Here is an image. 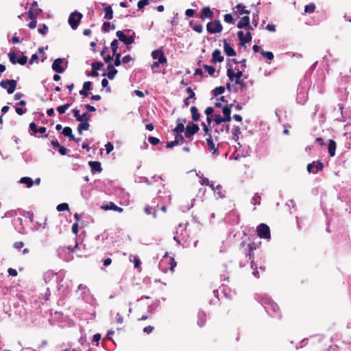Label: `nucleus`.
<instances>
[{
    "label": "nucleus",
    "mask_w": 351,
    "mask_h": 351,
    "mask_svg": "<svg viewBox=\"0 0 351 351\" xmlns=\"http://www.w3.org/2000/svg\"><path fill=\"white\" fill-rule=\"evenodd\" d=\"M214 13L209 7H204L202 9L200 12V19L205 20L206 19H212L213 18Z\"/></svg>",
    "instance_id": "4468645a"
},
{
    "label": "nucleus",
    "mask_w": 351,
    "mask_h": 351,
    "mask_svg": "<svg viewBox=\"0 0 351 351\" xmlns=\"http://www.w3.org/2000/svg\"><path fill=\"white\" fill-rule=\"evenodd\" d=\"M117 73H118V71L115 69H112V70L109 71L107 73L104 72L102 74V75L107 76L109 80H112L114 78V77L117 74Z\"/></svg>",
    "instance_id": "7c9ffc66"
},
{
    "label": "nucleus",
    "mask_w": 351,
    "mask_h": 351,
    "mask_svg": "<svg viewBox=\"0 0 351 351\" xmlns=\"http://www.w3.org/2000/svg\"><path fill=\"white\" fill-rule=\"evenodd\" d=\"M105 147L107 154H109L113 150L114 148L113 145L110 142H108L107 144H106Z\"/></svg>",
    "instance_id": "4d7b16f0"
},
{
    "label": "nucleus",
    "mask_w": 351,
    "mask_h": 351,
    "mask_svg": "<svg viewBox=\"0 0 351 351\" xmlns=\"http://www.w3.org/2000/svg\"><path fill=\"white\" fill-rule=\"evenodd\" d=\"M336 147H337L336 142L332 139H330L328 141V154L330 157L335 156Z\"/></svg>",
    "instance_id": "412c9836"
},
{
    "label": "nucleus",
    "mask_w": 351,
    "mask_h": 351,
    "mask_svg": "<svg viewBox=\"0 0 351 351\" xmlns=\"http://www.w3.org/2000/svg\"><path fill=\"white\" fill-rule=\"evenodd\" d=\"M222 29L223 26L219 20L208 22L206 25V30L209 34L220 33Z\"/></svg>",
    "instance_id": "7ed1b4c3"
},
{
    "label": "nucleus",
    "mask_w": 351,
    "mask_h": 351,
    "mask_svg": "<svg viewBox=\"0 0 351 351\" xmlns=\"http://www.w3.org/2000/svg\"><path fill=\"white\" fill-rule=\"evenodd\" d=\"M232 106V104L230 105V106H225L223 108V117L226 118V119L228 121H230L231 120V116H230V114H231V107Z\"/></svg>",
    "instance_id": "393cba45"
},
{
    "label": "nucleus",
    "mask_w": 351,
    "mask_h": 351,
    "mask_svg": "<svg viewBox=\"0 0 351 351\" xmlns=\"http://www.w3.org/2000/svg\"><path fill=\"white\" fill-rule=\"evenodd\" d=\"M315 167L316 168V170L314 171H315V173H316L317 172L320 171L324 169V164L322 161L318 160Z\"/></svg>",
    "instance_id": "09e8293b"
},
{
    "label": "nucleus",
    "mask_w": 351,
    "mask_h": 351,
    "mask_svg": "<svg viewBox=\"0 0 351 351\" xmlns=\"http://www.w3.org/2000/svg\"><path fill=\"white\" fill-rule=\"evenodd\" d=\"M186 92L189 94L188 99H195V94L191 87H187L186 89Z\"/></svg>",
    "instance_id": "5fc2aeb1"
},
{
    "label": "nucleus",
    "mask_w": 351,
    "mask_h": 351,
    "mask_svg": "<svg viewBox=\"0 0 351 351\" xmlns=\"http://www.w3.org/2000/svg\"><path fill=\"white\" fill-rule=\"evenodd\" d=\"M237 27L239 29L247 28L248 29H253L254 28L250 25V18L247 16H243L237 24Z\"/></svg>",
    "instance_id": "ddd939ff"
},
{
    "label": "nucleus",
    "mask_w": 351,
    "mask_h": 351,
    "mask_svg": "<svg viewBox=\"0 0 351 351\" xmlns=\"http://www.w3.org/2000/svg\"><path fill=\"white\" fill-rule=\"evenodd\" d=\"M152 58L154 59V60H160V58L161 57H163L164 60H165V61H167V58H166V56H165L164 54V51H162V49H155L152 52Z\"/></svg>",
    "instance_id": "6ab92c4d"
},
{
    "label": "nucleus",
    "mask_w": 351,
    "mask_h": 351,
    "mask_svg": "<svg viewBox=\"0 0 351 351\" xmlns=\"http://www.w3.org/2000/svg\"><path fill=\"white\" fill-rule=\"evenodd\" d=\"M175 134V140L178 141V145H182L184 142V138L182 134Z\"/></svg>",
    "instance_id": "49530a36"
},
{
    "label": "nucleus",
    "mask_w": 351,
    "mask_h": 351,
    "mask_svg": "<svg viewBox=\"0 0 351 351\" xmlns=\"http://www.w3.org/2000/svg\"><path fill=\"white\" fill-rule=\"evenodd\" d=\"M167 62V61H165V60H164L163 57H160V60H157V61H155L152 63V64L151 65V69L152 70V72L154 73V69L158 68L160 66V65H164V64H166Z\"/></svg>",
    "instance_id": "a878e982"
},
{
    "label": "nucleus",
    "mask_w": 351,
    "mask_h": 351,
    "mask_svg": "<svg viewBox=\"0 0 351 351\" xmlns=\"http://www.w3.org/2000/svg\"><path fill=\"white\" fill-rule=\"evenodd\" d=\"M58 151H59V153L61 154V155H66V153H67V149L63 146H60L58 147Z\"/></svg>",
    "instance_id": "774afa93"
},
{
    "label": "nucleus",
    "mask_w": 351,
    "mask_h": 351,
    "mask_svg": "<svg viewBox=\"0 0 351 351\" xmlns=\"http://www.w3.org/2000/svg\"><path fill=\"white\" fill-rule=\"evenodd\" d=\"M91 86H92V82H86L84 83L83 84V88L84 89V90H90V88H91Z\"/></svg>",
    "instance_id": "680f3d73"
},
{
    "label": "nucleus",
    "mask_w": 351,
    "mask_h": 351,
    "mask_svg": "<svg viewBox=\"0 0 351 351\" xmlns=\"http://www.w3.org/2000/svg\"><path fill=\"white\" fill-rule=\"evenodd\" d=\"M105 16L104 18L107 20H110L113 17V11L110 5H108L104 8Z\"/></svg>",
    "instance_id": "c85d7f7f"
},
{
    "label": "nucleus",
    "mask_w": 351,
    "mask_h": 351,
    "mask_svg": "<svg viewBox=\"0 0 351 351\" xmlns=\"http://www.w3.org/2000/svg\"><path fill=\"white\" fill-rule=\"evenodd\" d=\"M263 305L267 313L274 317H281L280 307L278 305L269 298H263L262 300Z\"/></svg>",
    "instance_id": "f257e3e1"
},
{
    "label": "nucleus",
    "mask_w": 351,
    "mask_h": 351,
    "mask_svg": "<svg viewBox=\"0 0 351 351\" xmlns=\"http://www.w3.org/2000/svg\"><path fill=\"white\" fill-rule=\"evenodd\" d=\"M88 165L92 171L101 172L102 171L101 162L99 161H90Z\"/></svg>",
    "instance_id": "4be33fe9"
},
{
    "label": "nucleus",
    "mask_w": 351,
    "mask_h": 351,
    "mask_svg": "<svg viewBox=\"0 0 351 351\" xmlns=\"http://www.w3.org/2000/svg\"><path fill=\"white\" fill-rule=\"evenodd\" d=\"M261 54L263 58H267L269 60H272L274 58L273 53L271 51H262Z\"/></svg>",
    "instance_id": "473e14b6"
},
{
    "label": "nucleus",
    "mask_w": 351,
    "mask_h": 351,
    "mask_svg": "<svg viewBox=\"0 0 351 351\" xmlns=\"http://www.w3.org/2000/svg\"><path fill=\"white\" fill-rule=\"evenodd\" d=\"M116 36L119 40L123 42L125 45H129L134 43V38L132 36L128 37L122 31H117Z\"/></svg>",
    "instance_id": "9b49d317"
},
{
    "label": "nucleus",
    "mask_w": 351,
    "mask_h": 351,
    "mask_svg": "<svg viewBox=\"0 0 351 351\" xmlns=\"http://www.w3.org/2000/svg\"><path fill=\"white\" fill-rule=\"evenodd\" d=\"M206 321V315L204 311H199L197 313V324L202 327Z\"/></svg>",
    "instance_id": "b1692460"
},
{
    "label": "nucleus",
    "mask_w": 351,
    "mask_h": 351,
    "mask_svg": "<svg viewBox=\"0 0 351 351\" xmlns=\"http://www.w3.org/2000/svg\"><path fill=\"white\" fill-rule=\"evenodd\" d=\"M241 134V128L239 125H234L232 129V138L234 141H237L239 136Z\"/></svg>",
    "instance_id": "5701e85b"
},
{
    "label": "nucleus",
    "mask_w": 351,
    "mask_h": 351,
    "mask_svg": "<svg viewBox=\"0 0 351 351\" xmlns=\"http://www.w3.org/2000/svg\"><path fill=\"white\" fill-rule=\"evenodd\" d=\"M148 141H149L151 144H152V145H158V144L159 143L160 140H159V138H156V137L150 136V137H149V138H148Z\"/></svg>",
    "instance_id": "603ef678"
},
{
    "label": "nucleus",
    "mask_w": 351,
    "mask_h": 351,
    "mask_svg": "<svg viewBox=\"0 0 351 351\" xmlns=\"http://www.w3.org/2000/svg\"><path fill=\"white\" fill-rule=\"evenodd\" d=\"M257 235L261 239H269L271 238L270 228L265 223H261L256 228Z\"/></svg>",
    "instance_id": "20e7f679"
},
{
    "label": "nucleus",
    "mask_w": 351,
    "mask_h": 351,
    "mask_svg": "<svg viewBox=\"0 0 351 351\" xmlns=\"http://www.w3.org/2000/svg\"><path fill=\"white\" fill-rule=\"evenodd\" d=\"M199 130V128L197 124L190 123L186 127L185 137L191 138L192 136L197 133Z\"/></svg>",
    "instance_id": "1a4fd4ad"
},
{
    "label": "nucleus",
    "mask_w": 351,
    "mask_h": 351,
    "mask_svg": "<svg viewBox=\"0 0 351 351\" xmlns=\"http://www.w3.org/2000/svg\"><path fill=\"white\" fill-rule=\"evenodd\" d=\"M176 145H178V141L174 140L173 141L167 142L166 147L167 148H172Z\"/></svg>",
    "instance_id": "e2e57ef3"
},
{
    "label": "nucleus",
    "mask_w": 351,
    "mask_h": 351,
    "mask_svg": "<svg viewBox=\"0 0 351 351\" xmlns=\"http://www.w3.org/2000/svg\"><path fill=\"white\" fill-rule=\"evenodd\" d=\"M315 5L313 3H311L308 5H305L304 12L306 13H313L315 11Z\"/></svg>",
    "instance_id": "f704fd0d"
},
{
    "label": "nucleus",
    "mask_w": 351,
    "mask_h": 351,
    "mask_svg": "<svg viewBox=\"0 0 351 351\" xmlns=\"http://www.w3.org/2000/svg\"><path fill=\"white\" fill-rule=\"evenodd\" d=\"M203 67L206 70V71L208 72V73L210 75H214V74H215L216 71H215V69L213 66H209V65H207V64H204Z\"/></svg>",
    "instance_id": "4c0bfd02"
},
{
    "label": "nucleus",
    "mask_w": 351,
    "mask_h": 351,
    "mask_svg": "<svg viewBox=\"0 0 351 351\" xmlns=\"http://www.w3.org/2000/svg\"><path fill=\"white\" fill-rule=\"evenodd\" d=\"M236 8L239 10V14H249L250 13V10L244 9V6L242 4H238L236 6Z\"/></svg>",
    "instance_id": "79ce46f5"
},
{
    "label": "nucleus",
    "mask_w": 351,
    "mask_h": 351,
    "mask_svg": "<svg viewBox=\"0 0 351 351\" xmlns=\"http://www.w3.org/2000/svg\"><path fill=\"white\" fill-rule=\"evenodd\" d=\"M237 36L240 41V45L242 46L245 45L246 43H250L252 40V35L250 32L244 34L243 31H239L237 32Z\"/></svg>",
    "instance_id": "9d476101"
},
{
    "label": "nucleus",
    "mask_w": 351,
    "mask_h": 351,
    "mask_svg": "<svg viewBox=\"0 0 351 351\" xmlns=\"http://www.w3.org/2000/svg\"><path fill=\"white\" fill-rule=\"evenodd\" d=\"M110 27L111 25L109 22H104L102 27L103 31L105 32H109Z\"/></svg>",
    "instance_id": "052dcab7"
},
{
    "label": "nucleus",
    "mask_w": 351,
    "mask_h": 351,
    "mask_svg": "<svg viewBox=\"0 0 351 351\" xmlns=\"http://www.w3.org/2000/svg\"><path fill=\"white\" fill-rule=\"evenodd\" d=\"M186 122V120L185 119H178L177 120V126L173 130V134H180L182 133V132H184V123Z\"/></svg>",
    "instance_id": "a211bd4d"
},
{
    "label": "nucleus",
    "mask_w": 351,
    "mask_h": 351,
    "mask_svg": "<svg viewBox=\"0 0 351 351\" xmlns=\"http://www.w3.org/2000/svg\"><path fill=\"white\" fill-rule=\"evenodd\" d=\"M27 14H28L29 18L31 19V21L36 20V18L38 16L33 12V9H29V10L27 12Z\"/></svg>",
    "instance_id": "6e6d98bb"
},
{
    "label": "nucleus",
    "mask_w": 351,
    "mask_h": 351,
    "mask_svg": "<svg viewBox=\"0 0 351 351\" xmlns=\"http://www.w3.org/2000/svg\"><path fill=\"white\" fill-rule=\"evenodd\" d=\"M38 32L43 35H45L48 32V27L45 24H43V25L38 28Z\"/></svg>",
    "instance_id": "de8ad7c7"
},
{
    "label": "nucleus",
    "mask_w": 351,
    "mask_h": 351,
    "mask_svg": "<svg viewBox=\"0 0 351 351\" xmlns=\"http://www.w3.org/2000/svg\"><path fill=\"white\" fill-rule=\"evenodd\" d=\"M193 21H191L189 25L192 27L193 29L197 32V33H202L203 32V27L201 24H196L195 25H192Z\"/></svg>",
    "instance_id": "e433bc0d"
},
{
    "label": "nucleus",
    "mask_w": 351,
    "mask_h": 351,
    "mask_svg": "<svg viewBox=\"0 0 351 351\" xmlns=\"http://www.w3.org/2000/svg\"><path fill=\"white\" fill-rule=\"evenodd\" d=\"M8 273L10 276H13V277H15L18 275L17 271L15 269H13L12 267H10L8 269Z\"/></svg>",
    "instance_id": "bf43d9fd"
},
{
    "label": "nucleus",
    "mask_w": 351,
    "mask_h": 351,
    "mask_svg": "<svg viewBox=\"0 0 351 351\" xmlns=\"http://www.w3.org/2000/svg\"><path fill=\"white\" fill-rule=\"evenodd\" d=\"M214 192L218 195V197L219 198H223L225 197V194L222 192V186L220 184L216 186V191Z\"/></svg>",
    "instance_id": "a19ab883"
},
{
    "label": "nucleus",
    "mask_w": 351,
    "mask_h": 351,
    "mask_svg": "<svg viewBox=\"0 0 351 351\" xmlns=\"http://www.w3.org/2000/svg\"><path fill=\"white\" fill-rule=\"evenodd\" d=\"M29 129H30L31 131L33 132L34 134H36V133L38 132L37 125H36V124L34 122L30 123V124H29Z\"/></svg>",
    "instance_id": "13d9d810"
},
{
    "label": "nucleus",
    "mask_w": 351,
    "mask_h": 351,
    "mask_svg": "<svg viewBox=\"0 0 351 351\" xmlns=\"http://www.w3.org/2000/svg\"><path fill=\"white\" fill-rule=\"evenodd\" d=\"M214 121L217 124H220L223 122H228L225 117H221L220 114H215Z\"/></svg>",
    "instance_id": "72a5a7b5"
},
{
    "label": "nucleus",
    "mask_w": 351,
    "mask_h": 351,
    "mask_svg": "<svg viewBox=\"0 0 351 351\" xmlns=\"http://www.w3.org/2000/svg\"><path fill=\"white\" fill-rule=\"evenodd\" d=\"M225 92V87L223 86H218L214 88L213 90V95L215 97H217L219 95L223 94Z\"/></svg>",
    "instance_id": "2f4dec72"
},
{
    "label": "nucleus",
    "mask_w": 351,
    "mask_h": 351,
    "mask_svg": "<svg viewBox=\"0 0 351 351\" xmlns=\"http://www.w3.org/2000/svg\"><path fill=\"white\" fill-rule=\"evenodd\" d=\"M227 75L230 81H234L235 84L239 85L242 84V81L241 80V77L243 75L242 71H238L237 73H234L232 68H229L227 70Z\"/></svg>",
    "instance_id": "423d86ee"
},
{
    "label": "nucleus",
    "mask_w": 351,
    "mask_h": 351,
    "mask_svg": "<svg viewBox=\"0 0 351 351\" xmlns=\"http://www.w3.org/2000/svg\"><path fill=\"white\" fill-rule=\"evenodd\" d=\"M206 142L208 145V149L210 152L212 154H215L217 152L218 147H215V143H213V140L212 138L211 135H210V137L206 138Z\"/></svg>",
    "instance_id": "aec40b11"
},
{
    "label": "nucleus",
    "mask_w": 351,
    "mask_h": 351,
    "mask_svg": "<svg viewBox=\"0 0 351 351\" xmlns=\"http://www.w3.org/2000/svg\"><path fill=\"white\" fill-rule=\"evenodd\" d=\"M103 66L104 64L101 62H93L91 64L92 69L96 71L99 70Z\"/></svg>",
    "instance_id": "c03bdc74"
},
{
    "label": "nucleus",
    "mask_w": 351,
    "mask_h": 351,
    "mask_svg": "<svg viewBox=\"0 0 351 351\" xmlns=\"http://www.w3.org/2000/svg\"><path fill=\"white\" fill-rule=\"evenodd\" d=\"M113 56H115V60L114 62V65L115 66H119L121 65L122 60H121V53H115V54H113Z\"/></svg>",
    "instance_id": "ea45409f"
},
{
    "label": "nucleus",
    "mask_w": 351,
    "mask_h": 351,
    "mask_svg": "<svg viewBox=\"0 0 351 351\" xmlns=\"http://www.w3.org/2000/svg\"><path fill=\"white\" fill-rule=\"evenodd\" d=\"M224 60L223 56L219 49H216L212 53L211 62L215 64L217 62H222Z\"/></svg>",
    "instance_id": "2eb2a0df"
},
{
    "label": "nucleus",
    "mask_w": 351,
    "mask_h": 351,
    "mask_svg": "<svg viewBox=\"0 0 351 351\" xmlns=\"http://www.w3.org/2000/svg\"><path fill=\"white\" fill-rule=\"evenodd\" d=\"M241 246L243 247H244L245 246H246V249H245L246 250L245 252V255L247 256H249V259L250 260V264H251V267L253 268L254 265V250L256 249L255 247H253L254 244L253 243H246L245 241H243L241 243Z\"/></svg>",
    "instance_id": "0eeeda50"
},
{
    "label": "nucleus",
    "mask_w": 351,
    "mask_h": 351,
    "mask_svg": "<svg viewBox=\"0 0 351 351\" xmlns=\"http://www.w3.org/2000/svg\"><path fill=\"white\" fill-rule=\"evenodd\" d=\"M100 208L104 210H112L120 213L123 211V209L122 208L117 206L112 202H110L106 204L101 206Z\"/></svg>",
    "instance_id": "f8f14e48"
},
{
    "label": "nucleus",
    "mask_w": 351,
    "mask_h": 351,
    "mask_svg": "<svg viewBox=\"0 0 351 351\" xmlns=\"http://www.w3.org/2000/svg\"><path fill=\"white\" fill-rule=\"evenodd\" d=\"M62 134L65 136H68L70 140L75 139V136L72 133V129L70 127H65L62 130Z\"/></svg>",
    "instance_id": "c756f323"
},
{
    "label": "nucleus",
    "mask_w": 351,
    "mask_h": 351,
    "mask_svg": "<svg viewBox=\"0 0 351 351\" xmlns=\"http://www.w3.org/2000/svg\"><path fill=\"white\" fill-rule=\"evenodd\" d=\"M69 107H70L69 104H65L64 105L58 106L57 108V110L59 114H64L65 112V111L69 108Z\"/></svg>",
    "instance_id": "c9c22d12"
},
{
    "label": "nucleus",
    "mask_w": 351,
    "mask_h": 351,
    "mask_svg": "<svg viewBox=\"0 0 351 351\" xmlns=\"http://www.w3.org/2000/svg\"><path fill=\"white\" fill-rule=\"evenodd\" d=\"M69 208V204L67 203L60 204L57 206V208H56L57 210L59 212L68 210Z\"/></svg>",
    "instance_id": "58836bf2"
},
{
    "label": "nucleus",
    "mask_w": 351,
    "mask_h": 351,
    "mask_svg": "<svg viewBox=\"0 0 351 351\" xmlns=\"http://www.w3.org/2000/svg\"><path fill=\"white\" fill-rule=\"evenodd\" d=\"M170 269L173 271L174 267L176 266V262L174 258L171 257L169 258Z\"/></svg>",
    "instance_id": "0e129e2a"
},
{
    "label": "nucleus",
    "mask_w": 351,
    "mask_h": 351,
    "mask_svg": "<svg viewBox=\"0 0 351 351\" xmlns=\"http://www.w3.org/2000/svg\"><path fill=\"white\" fill-rule=\"evenodd\" d=\"M63 60L61 58L56 59L52 64V69L56 73H61L64 71V68L61 66Z\"/></svg>",
    "instance_id": "dca6fc26"
},
{
    "label": "nucleus",
    "mask_w": 351,
    "mask_h": 351,
    "mask_svg": "<svg viewBox=\"0 0 351 351\" xmlns=\"http://www.w3.org/2000/svg\"><path fill=\"white\" fill-rule=\"evenodd\" d=\"M213 112H214V108L210 106L206 108V109L205 110V114L207 116H212Z\"/></svg>",
    "instance_id": "69168bd1"
},
{
    "label": "nucleus",
    "mask_w": 351,
    "mask_h": 351,
    "mask_svg": "<svg viewBox=\"0 0 351 351\" xmlns=\"http://www.w3.org/2000/svg\"><path fill=\"white\" fill-rule=\"evenodd\" d=\"M223 50L225 53L228 56H236V52L234 49L228 43L227 40L224 39L223 40Z\"/></svg>",
    "instance_id": "f3484780"
},
{
    "label": "nucleus",
    "mask_w": 351,
    "mask_h": 351,
    "mask_svg": "<svg viewBox=\"0 0 351 351\" xmlns=\"http://www.w3.org/2000/svg\"><path fill=\"white\" fill-rule=\"evenodd\" d=\"M19 182L21 184H26L27 188L32 187L33 186V184H34V181L29 177H23V178H21L20 181H19Z\"/></svg>",
    "instance_id": "cd10ccee"
},
{
    "label": "nucleus",
    "mask_w": 351,
    "mask_h": 351,
    "mask_svg": "<svg viewBox=\"0 0 351 351\" xmlns=\"http://www.w3.org/2000/svg\"><path fill=\"white\" fill-rule=\"evenodd\" d=\"M118 45L119 42L117 39H114L111 43V48L112 51V53L115 54V53H117V49H118Z\"/></svg>",
    "instance_id": "37998d69"
},
{
    "label": "nucleus",
    "mask_w": 351,
    "mask_h": 351,
    "mask_svg": "<svg viewBox=\"0 0 351 351\" xmlns=\"http://www.w3.org/2000/svg\"><path fill=\"white\" fill-rule=\"evenodd\" d=\"M82 17V14L76 10L70 14L68 22L73 29L77 28Z\"/></svg>",
    "instance_id": "f03ea898"
},
{
    "label": "nucleus",
    "mask_w": 351,
    "mask_h": 351,
    "mask_svg": "<svg viewBox=\"0 0 351 351\" xmlns=\"http://www.w3.org/2000/svg\"><path fill=\"white\" fill-rule=\"evenodd\" d=\"M148 4H149V1L148 0H140L138 2L137 5H138V9H142L145 5H147Z\"/></svg>",
    "instance_id": "8fccbe9b"
},
{
    "label": "nucleus",
    "mask_w": 351,
    "mask_h": 351,
    "mask_svg": "<svg viewBox=\"0 0 351 351\" xmlns=\"http://www.w3.org/2000/svg\"><path fill=\"white\" fill-rule=\"evenodd\" d=\"M154 329V328L153 326H148L143 328V332L147 334H150L151 332H153Z\"/></svg>",
    "instance_id": "338daca9"
},
{
    "label": "nucleus",
    "mask_w": 351,
    "mask_h": 351,
    "mask_svg": "<svg viewBox=\"0 0 351 351\" xmlns=\"http://www.w3.org/2000/svg\"><path fill=\"white\" fill-rule=\"evenodd\" d=\"M235 19L232 17L230 14H226L224 15V21L227 23H234Z\"/></svg>",
    "instance_id": "a18cd8bd"
},
{
    "label": "nucleus",
    "mask_w": 351,
    "mask_h": 351,
    "mask_svg": "<svg viewBox=\"0 0 351 351\" xmlns=\"http://www.w3.org/2000/svg\"><path fill=\"white\" fill-rule=\"evenodd\" d=\"M101 86L103 88H106V90L108 92H110V88L108 86V81L107 79L104 78L101 80Z\"/></svg>",
    "instance_id": "864d4df0"
},
{
    "label": "nucleus",
    "mask_w": 351,
    "mask_h": 351,
    "mask_svg": "<svg viewBox=\"0 0 351 351\" xmlns=\"http://www.w3.org/2000/svg\"><path fill=\"white\" fill-rule=\"evenodd\" d=\"M8 56L10 58V61L14 64L19 63L21 65H25L27 61V56H23L20 57L19 58H18L17 54L14 52H10L8 53Z\"/></svg>",
    "instance_id": "6e6552de"
},
{
    "label": "nucleus",
    "mask_w": 351,
    "mask_h": 351,
    "mask_svg": "<svg viewBox=\"0 0 351 351\" xmlns=\"http://www.w3.org/2000/svg\"><path fill=\"white\" fill-rule=\"evenodd\" d=\"M78 127L82 130H88L90 127V124L88 122H82L78 125Z\"/></svg>",
    "instance_id": "3c124183"
},
{
    "label": "nucleus",
    "mask_w": 351,
    "mask_h": 351,
    "mask_svg": "<svg viewBox=\"0 0 351 351\" xmlns=\"http://www.w3.org/2000/svg\"><path fill=\"white\" fill-rule=\"evenodd\" d=\"M191 117L194 121L199 120L200 114L196 106H193L191 107Z\"/></svg>",
    "instance_id": "bb28decb"
},
{
    "label": "nucleus",
    "mask_w": 351,
    "mask_h": 351,
    "mask_svg": "<svg viewBox=\"0 0 351 351\" xmlns=\"http://www.w3.org/2000/svg\"><path fill=\"white\" fill-rule=\"evenodd\" d=\"M17 82L15 80H3L0 82V86L7 89L8 94H12L16 88Z\"/></svg>",
    "instance_id": "39448f33"
}]
</instances>
